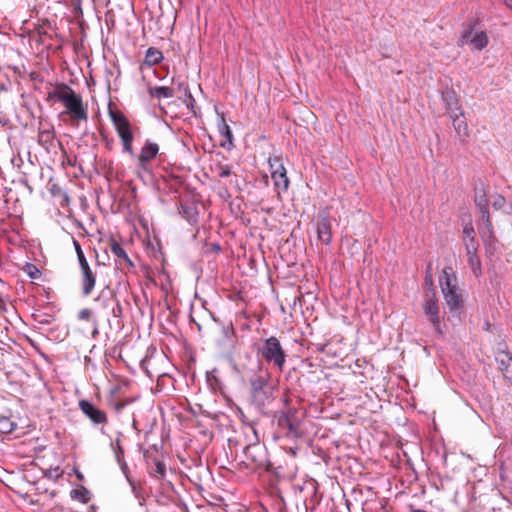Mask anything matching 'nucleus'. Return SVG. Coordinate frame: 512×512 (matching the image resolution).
I'll return each instance as SVG.
<instances>
[{
  "instance_id": "42",
  "label": "nucleus",
  "mask_w": 512,
  "mask_h": 512,
  "mask_svg": "<svg viewBox=\"0 0 512 512\" xmlns=\"http://www.w3.org/2000/svg\"><path fill=\"white\" fill-rule=\"evenodd\" d=\"M504 2L508 7L512 8V0H504Z\"/></svg>"
},
{
  "instance_id": "28",
  "label": "nucleus",
  "mask_w": 512,
  "mask_h": 512,
  "mask_svg": "<svg viewBox=\"0 0 512 512\" xmlns=\"http://www.w3.org/2000/svg\"><path fill=\"white\" fill-rule=\"evenodd\" d=\"M466 254H473L478 252V241L476 237L472 238H463Z\"/></svg>"
},
{
  "instance_id": "35",
  "label": "nucleus",
  "mask_w": 512,
  "mask_h": 512,
  "mask_svg": "<svg viewBox=\"0 0 512 512\" xmlns=\"http://www.w3.org/2000/svg\"><path fill=\"white\" fill-rule=\"evenodd\" d=\"M77 258H78V261H79V265H80V269H81V270H85V269H89V268H90L89 263H88V261H87V259H86L85 255H84V253H83V254L78 255V256H77Z\"/></svg>"
},
{
  "instance_id": "21",
  "label": "nucleus",
  "mask_w": 512,
  "mask_h": 512,
  "mask_svg": "<svg viewBox=\"0 0 512 512\" xmlns=\"http://www.w3.org/2000/svg\"><path fill=\"white\" fill-rule=\"evenodd\" d=\"M148 92L151 97H155L157 99L172 98L175 94L174 89L167 86L149 87Z\"/></svg>"
},
{
  "instance_id": "36",
  "label": "nucleus",
  "mask_w": 512,
  "mask_h": 512,
  "mask_svg": "<svg viewBox=\"0 0 512 512\" xmlns=\"http://www.w3.org/2000/svg\"><path fill=\"white\" fill-rule=\"evenodd\" d=\"M91 314H92V312L90 309L84 308V309L80 310V312L78 313V319L89 320L91 317Z\"/></svg>"
},
{
  "instance_id": "38",
  "label": "nucleus",
  "mask_w": 512,
  "mask_h": 512,
  "mask_svg": "<svg viewBox=\"0 0 512 512\" xmlns=\"http://www.w3.org/2000/svg\"><path fill=\"white\" fill-rule=\"evenodd\" d=\"M74 247H75V251H76L77 256L80 255V254H83V250L81 248V245L76 240H74Z\"/></svg>"
},
{
  "instance_id": "11",
  "label": "nucleus",
  "mask_w": 512,
  "mask_h": 512,
  "mask_svg": "<svg viewBox=\"0 0 512 512\" xmlns=\"http://www.w3.org/2000/svg\"><path fill=\"white\" fill-rule=\"evenodd\" d=\"M317 238L322 243L328 245L332 241L331 223L329 220V210L323 208L318 212Z\"/></svg>"
},
{
  "instance_id": "25",
  "label": "nucleus",
  "mask_w": 512,
  "mask_h": 512,
  "mask_svg": "<svg viewBox=\"0 0 512 512\" xmlns=\"http://www.w3.org/2000/svg\"><path fill=\"white\" fill-rule=\"evenodd\" d=\"M467 257H468V263H469L473 273L475 274V276L480 275L482 272V265H481V260L478 257L477 253L467 254Z\"/></svg>"
},
{
  "instance_id": "40",
  "label": "nucleus",
  "mask_w": 512,
  "mask_h": 512,
  "mask_svg": "<svg viewBox=\"0 0 512 512\" xmlns=\"http://www.w3.org/2000/svg\"><path fill=\"white\" fill-rule=\"evenodd\" d=\"M425 281L426 282H429L430 286H432V275L431 274H428L425 278Z\"/></svg>"
},
{
  "instance_id": "8",
  "label": "nucleus",
  "mask_w": 512,
  "mask_h": 512,
  "mask_svg": "<svg viewBox=\"0 0 512 512\" xmlns=\"http://www.w3.org/2000/svg\"><path fill=\"white\" fill-rule=\"evenodd\" d=\"M423 312L428 320L432 323L436 334L443 335L440 320V307L436 299L435 290L431 288V292L424 297Z\"/></svg>"
},
{
  "instance_id": "41",
  "label": "nucleus",
  "mask_w": 512,
  "mask_h": 512,
  "mask_svg": "<svg viewBox=\"0 0 512 512\" xmlns=\"http://www.w3.org/2000/svg\"><path fill=\"white\" fill-rule=\"evenodd\" d=\"M5 309V301L3 300V298L0 296V310H4Z\"/></svg>"
},
{
  "instance_id": "18",
  "label": "nucleus",
  "mask_w": 512,
  "mask_h": 512,
  "mask_svg": "<svg viewBox=\"0 0 512 512\" xmlns=\"http://www.w3.org/2000/svg\"><path fill=\"white\" fill-rule=\"evenodd\" d=\"M82 273V293L84 296H89L96 284V276L91 268L81 270Z\"/></svg>"
},
{
  "instance_id": "6",
  "label": "nucleus",
  "mask_w": 512,
  "mask_h": 512,
  "mask_svg": "<svg viewBox=\"0 0 512 512\" xmlns=\"http://www.w3.org/2000/svg\"><path fill=\"white\" fill-rule=\"evenodd\" d=\"M258 353L268 364H272L279 371H283L287 355L278 338L271 336L265 339L258 349Z\"/></svg>"
},
{
  "instance_id": "14",
  "label": "nucleus",
  "mask_w": 512,
  "mask_h": 512,
  "mask_svg": "<svg viewBox=\"0 0 512 512\" xmlns=\"http://www.w3.org/2000/svg\"><path fill=\"white\" fill-rule=\"evenodd\" d=\"M159 152V146L157 143H154L150 140H146L144 146L141 148L140 154L138 156V166L144 170L148 171L149 163L152 159H154Z\"/></svg>"
},
{
  "instance_id": "1",
  "label": "nucleus",
  "mask_w": 512,
  "mask_h": 512,
  "mask_svg": "<svg viewBox=\"0 0 512 512\" xmlns=\"http://www.w3.org/2000/svg\"><path fill=\"white\" fill-rule=\"evenodd\" d=\"M48 100L62 102L74 119L87 120L88 118L82 98L65 83L57 84L55 89L48 93Z\"/></svg>"
},
{
  "instance_id": "29",
  "label": "nucleus",
  "mask_w": 512,
  "mask_h": 512,
  "mask_svg": "<svg viewBox=\"0 0 512 512\" xmlns=\"http://www.w3.org/2000/svg\"><path fill=\"white\" fill-rule=\"evenodd\" d=\"M166 474V465L164 462L157 460L155 467L153 468L151 475L157 479H163Z\"/></svg>"
},
{
  "instance_id": "23",
  "label": "nucleus",
  "mask_w": 512,
  "mask_h": 512,
  "mask_svg": "<svg viewBox=\"0 0 512 512\" xmlns=\"http://www.w3.org/2000/svg\"><path fill=\"white\" fill-rule=\"evenodd\" d=\"M70 497L73 500L86 504L90 500V492L86 487L79 486L78 488L71 490Z\"/></svg>"
},
{
  "instance_id": "34",
  "label": "nucleus",
  "mask_w": 512,
  "mask_h": 512,
  "mask_svg": "<svg viewBox=\"0 0 512 512\" xmlns=\"http://www.w3.org/2000/svg\"><path fill=\"white\" fill-rule=\"evenodd\" d=\"M463 238H472L475 237V231L472 223H466L463 227Z\"/></svg>"
},
{
  "instance_id": "7",
  "label": "nucleus",
  "mask_w": 512,
  "mask_h": 512,
  "mask_svg": "<svg viewBox=\"0 0 512 512\" xmlns=\"http://www.w3.org/2000/svg\"><path fill=\"white\" fill-rule=\"evenodd\" d=\"M109 116L118 133V136L122 141L123 151L130 155H134V150L132 147L134 135L131 131V126L128 119L123 113L112 109L109 110Z\"/></svg>"
},
{
  "instance_id": "30",
  "label": "nucleus",
  "mask_w": 512,
  "mask_h": 512,
  "mask_svg": "<svg viewBox=\"0 0 512 512\" xmlns=\"http://www.w3.org/2000/svg\"><path fill=\"white\" fill-rule=\"evenodd\" d=\"M23 271L31 279H38L41 276V271L39 270V268L32 263H26L25 266L23 267Z\"/></svg>"
},
{
  "instance_id": "31",
  "label": "nucleus",
  "mask_w": 512,
  "mask_h": 512,
  "mask_svg": "<svg viewBox=\"0 0 512 512\" xmlns=\"http://www.w3.org/2000/svg\"><path fill=\"white\" fill-rule=\"evenodd\" d=\"M114 452H115V457L117 459V462L123 466V465H126L125 462H124V450L121 446V443H120V440L117 439L116 442H115V448H114Z\"/></svg>"
},
{
  "instance_id": "13",
  "label": "nucleus",
  "mask_w": 512,
  "mask_h": 512,
  "mask_svg": "<svg viewBox=\"0 0 512 512\" xmlns=\"http://www.w3.org/2000/svg\"><path fill=\"white\" fill-rule=\"evenodd\" d=\"M38 143L48 153H56L58 148H62L61 142L55 138V131L53 127L39 131Z\"/></svg>"
},
{
  "instance_id": "43",
  "label": "nucleus",
  "mask_w": 512,
  "mask_h": 512,
  "mask_svg": "<svg viewBox=\"0 0 512 512\" xmlns=\"http://www.w3.org/2000/svg\"><path fill=\"white\" fill-rule=\"evenodd\" d=\"M509 207H510V209H511V210H510V211H508L507 213H508V214H512V201L509 203Z\"/></svg>"
},
{
  "instance_id": "26",
  "label": "nucleus",
  "mask_w": 512,
  "mask_h": 512,
  "mask_svg": "<svg viewBox=\"0 0 512 512\" xmlns=\"http://www.w3.org/2000/svg\"><path fill=\"white\" fill-rule=\"evenodd\" d=\"M220 122L218 124L219 133L224 136L228 141H232V132L229 125L226 123L224 115L219 114Z\"/></svg>"
},
{
  "instance_id": "22",
  "label": "nucleus",
  "mask_w": 512,
  "mask_h": 512,
  "mask_svg": "<svg viewBox=\"0 0 512 512\" xmlns=\"http://www.w3.org/2000/svg\"><path fill=\"white\" fill-rule=\"evenodd\" d=\"M179 213L190 224L197 223L198 213L196 211V208L192 204H182Z\"/></svg>"
},
{
  "instance_id": "19",
  "label": "nucleus",
  "mask_w": 512,
  "mask_h": 512,
  "mask_svg": "<svg viewBox=\"0 0 512 512\" xmlns=\"http://www.w3.org/2000/svg\"><path fill=\"white\" fill-rule=\"evenodd\" d=\"M443 101L445 103L447 112L450 114H454L456 112H459V114H462V108L459 106L458 100L456 98V95L453 91H448L445 94H443Z\"/></svg>"
},
{
  "instance_id": "5",
  "label": "nucleus",
  "mask_w": 512,
  "mask_h": 512,
  "mask_svg": "<svg viewBox=\"0 0 512 512\" xmlns=\"http://www.w3.org/2000/svg\"><path fill=\"white\" fill-rule=\"evenodd\" d=\"M277 426L285 430V436L289 439H297L302 436L300 431L302 425V417L295 407H287L284 410L275 413Z\"/></svg>"
},
{
  "instance_id": "17",
  "label": "nucleus",
  "mask_w": 512,
  "mask_h": 512,
  "mask_svg": "<svg viewBox=\"0 0 512 512\" xmlns=\"http://www.w3.org/2000/svg\"><path fill=\"white\" fill-rule=\"evenodd\" d=\"M474 202L477 208L480 210L481 218H487L489 215V201L487 199L486 192L484 188H476Z\"/></svg>"
},
{
  "instance_id": "3",
  "label": "nucleus",
  "mask_w": 512,
  "mask_h": 512,
  "mask_svg": "<svg viewBox=\"0 0 512 512\" xmlns=\"http://www.w3.org/2000/svg\"><path fill=\"white\" fill-rule=\"evenodd\" d=\"M268 381L269 373L261 367L249 378L251 401L257 408H263L273 400Z\"/></svg>"
},
{
  "instance_id": "37",
  "label": "nucleus",
  "mask_w": 512,
  "mask_h": 512,
  "mask_svg": "<svg viewBox=\"0 0 512 512\" xmlns=\"http://www.w3.org/2000/svg\"><path fill=\"white\" fill-rule=\"evenodd\" d=\"M232 174L231 168L229 166L221 167L218 176L221 178L229 177Z\"/></svg>"
},
{
  "instance_id": "4",
  "label": "nucleus",
  "mask_w": 512,
  "mask_h": 512,
  "mask_svg": "<svg viewBox=\"0 0 512 512\" xmlns=\"http://www.w3.org/2000/svg\"><path fill=\"white\" fill-rule=\"evenodd\" d=\"M479 19H472L463 26V30L458 40V44L463 46L470 45L472 50L481 51L489 42L488 35L481 29Z\"/></svg>"
},
{
  "instance_id": "24",
  "label": "nucleus",
  "mask_w": 512,
  "mask_h": 512,
  "mask_svg": "<svg viewBox=\"0 0 512 512\" xmlns=\"http://www.w3.org/2000/svg\"><path fill=\"white\" fill-rule=\"evenodd\" d=\"M115 299V296L111 292L105 293L102 291L95 301L100 303L103 308L107 309L112 307Z\"/></svg>"
},
{
  "instance_id": "9",
  "label": "nucleus",
  "mask_w": 512,
  "mask_h": 512,
  "mask_svg": "<svg viewBox=\"0 0 512 512\" xmlns=\"http://www.w3.org/2000/svg\"><path fill=\"white\" fill-rule=\"evenodd\" d=\"M269 167L271 170V178L274 186L281 191H287L289 187V179L287 177L286 169L282 160L278 156H273L268 159Z\"/></svg>"
},
{
  "instance_id": "12",
  "label": "nucleus",
  "mask_w": 512,
  "mask_h": 512,
  "mask_svg": "<svg viewBox=\"0 0 512 512\" xmlns=\"http://www.w3.org/2000/svg\"><path fill=\"white\" fill-rule=\"evenodd\" d=\"M478 229L480 236L486 246L487 253H493L495 250L496 237L494 235L490 216H487V218H481V221L478 224Z\"/></svg>"
},
{
  "instance_id": "20",
  "label": "nucleus",
  "mask_w": 512,
  "mask_h": 512,
  "mask_svg": "<svg viewBox=\"0 0 512 512\" xmlns=\"http://www.w3.org/2000/svg\"><path fill=\"white\" fill-rule=\"evenodd\" d=\"M163 60V54L162 52L155 48V47H149L146 50L145 58H144V64L148 67H152L158 63H160Z\"/></svg>"
},
{
  "instance_id": "33",
  "label": "nucleus",
  "mask_w": 512,
  "mask_h": 512,
  "mask_svg": "<svg viewBox=\"0 0 512 512\" xmlns=\"http://www.w3.org/2000/svg\"><path fill=\"white\" fill-rule=\"evenodd\" d=\"M110 309H111V314L114 317L119 318L122 316V306L117 299H115V301Z\"/></svg>"
},
{
  "instance_id": "44",
  "label": "nucleus",
  "mask_w": 512,
  "mask_h": 512,
  "mask_svg": "<svg viewBox=\"0 0 512 512\" xmlns=\"http://www.w3.org/2000/svg\"><path fill=\"white\" fill-rule=\"evenodd\" d=\"M77 477L81 480L83 479V476L81 474H77Z\"/></svg>"
},
{
  "instance_id": "27",
  "label": "nucleus",
  "mask_w": 512,
  "mask_h": 512,
  "mask_svg": "<svg viewBox=\"0 0 512 512\" xmlns=\"http://www.w3.org/2000/svg\"><path fill=\"white\" fill-rule=\"evenodd\" d=\"M14 428L15 424L10 420V418L0 414V432L10 433Z\"/></svg>"
},
{
  "instance_id": "39",
  "label": "nucleus",
  "mask_w": 512,
  "mask_h": 512,
  "mask_svg": "<svg viewBox=\"0 0 512 512\" xmlns=\"http://www.w3.org/2000/svg\"><path fill=\"white\" fill-rule=\"evenodd\" d=\"M125 405V403H117L115 408L117 411H120L125 407Z\"/></svg>"
},
{
  "instance_id": "2",
  "label": "nucleus",
  "mask_w": 512,
  "mask_h": 512,
  "mask_svg": "<svg viewBox=\"0 0 512 512\" xmlns=\"http://www.w3.org/2000/svg\"><path fill=\"white\" fill-rule=\"evenodd\" d=\"M439 283L449 311L458 316L463 309V298L457 285L456 272L451 266L443 268Z\"/></svg>"
},
{
  "instance_id": "15",
  "label": "nucleus",
  "mask_w": 512,
  "mask_h": 512,
  "mask_svg": "<svg viewBox=\"0 0 512 512\" xmlns=\"http://www.w3.org/2000/svg\"><path fill=\"white\" fill-rule=\"evenodd\" d=\"M450 117L452 119V124L457 135L461 139L467 138L469 136V127L464 118V112L462 111V114H459V112L450 114Z\"/></svg>"
},
{
  "instance_id": "10",
  "label": "nucleus",
  "mask_w": 512,
  "mask_h": 512,
  "mask_svg": "<svg viewBox=\"0 0 512 512\" xmlns=\"http://www.w3.org/2000/svg\"><path fill=\"white\" fill-rule=\"evenodd\" d=\"M82 413L94 424L104 425L108 422V417L105 411L96 407L92 402L82 399L78 403Z\"/></svg>"
},
{
  "instance_id": "16",
  "label": "nucleus",
  "mask_w": 512,
  "mask_h": 512,
  "mask_svg": "<svg viewBox=\"0 0 512 512\" xmlns=\"http://www.w3.org/2000/svg\"><path fill=\"white\" fill-rule=\"evenodd\" d=\"M110 251L116 257V261L119 265H127L133 267V263L126 253L125 249L117 241L112 240L110 243Z\"/></svg>"
},
{
  "instance_id": "32",
  "label": "nucleus",
  "mask_w": 512,
  "mask_h": 512,
  "mask_svg": "<svg viewBox=\"0 0 512 512\" xmlns=\"http://www.w3.org/2000/svg\"><path fill=\"white\" fill-rule=\"evenodd\" d=\"M506 204V199L500 195V194H496L493 196V202H492V206L494 207V209L496 210H499V209H502Z\"/></svg>"
}]
</instances>
